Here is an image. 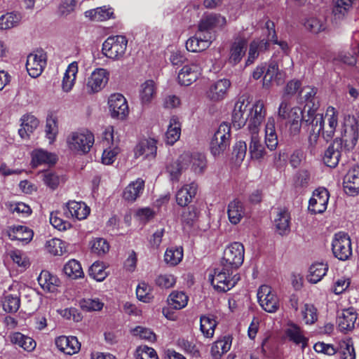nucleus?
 Instances as JSON below:
<instances>
[{
    "label": "nucleus",
    "instance_id": "0eeeda50",
    "mask_svg": "<svg viewBox=\"0 0 359 359\" xmlns=\"http://www.w3.org/2000/svg\"><path fill=\"white\" fill-rule=\"evenodd\" d=\"M230 130L229 124L223 123L219 125L210 142V151L213 156H219L229 147Z\"/></svg>",
    "mask_w": 359,
    "mask_h": 359
},
{
    "label": "nucleus",
    "instance_id": "c756f323",
    "mask_svg": "<svg viewBox=\"0 0 359 359\" xmlns=\"http://www.w3.org/2000/svg\"><path fill=\"white\" fill-rule=\"evenodd\" d=\"M144 190V181L142 178H137L125 188L123 197L128 202H134L142 194Z\"/></svg>",
    "mask_w": 359,
    "mask_h": 359
},
{
    "label": "nucleus",
    "instance_id": "de8ad7c7",
    "mask_svg": "<svg viewBox=\"0 0 359 359\" xmlns=\"http://www.w3.org/2000/svg\"><path fill=\"white\" fill-rule=\"evenodd\" d=\"M55 156L43 149H36L32 154V164L34 167L43 163L53 164Z\"/></svg>",
    "mask_w": 359,
    "mask_h": 359
},
{
    "label": "nucleus",
    "instance_id": "79ce46f5",
    "mask_svg": "<svg viewBox=\"0 0 359 359\" xmlns=\"http://www.w3.org/2000/svg\"><path fill=\"white\" fill-rule=\"evenodd\" d=\"M269 47L267 41L254 40L250 44L248 52V57L246 60V65L252 64L255 60L258 57L259 53L266 50Z\"/></svg>",
    "mask_w": 359,
    "mask_h": 359
},
{
    "label": "nucleus",
    "instance_id": "c03bdc74",
    "mask_svg": "<svg viewBox=\"0 0 359 359\" xmlns=\"http://www.w3.org/2000/svg\"><path fill=\"white\" fill-rule=\"evenodd\" d=\"M180 135L181 124L177 117L172 116L170 120V123L165 133L167 144L172 145L179 140Z\"/></svg>",
    "mask_w": 359,
    "mask_h": 359
},
{
    "label": "nucleus",
    "instance_id": "5701e85b",
    "mask_svg": "<svg viewBox=\"0 0 359 359\" xmlns=\"http://www.w3.org/2000/svg\"><path fill=\"white\" fill-rule=\"evenodd\" d=\"M56 347L67 355L76 353L81 348V344L76 337L60 336L55 340Z\"/></svg>",
    "mask_w": 359,
    "mask_h": 359
},
{
    "label": "nucleus",
    "instance_id": "2f4dec72",
    "mask_svg": "<svg viewBox=\"0 0 359 359\" xmlns=\"http://www.w3.org/2000/svg\"><path fill=\"white\" fill-rule=\"evenodd\" d=\"M318 107V104H313L312 107H311L307 111L309 118L305 119L304 121L311 125L312 128L311 132H313L315 130L316 133H323V131L325 130V121L323 114L316 113Z\"/></svg>",
    "mask_w": 359,
    "mask_h": 359
},
{
    "label": "nucleus",
    "instance_id": "7ed1b4c3",
    "mask_svg": "<svg viewBox=\"0 0 359 359\" xmlns=\"http://www.w3.org/2000/svg\"><path fill=\"white\" fill-rule=\"evenodd\" d=\"M94 135L86 131H75L67 137V145L70 151L80 154H87L94 144Z\"/></svg>",
    "mask_w": 359,
    "mask_h": 359
},
{
    "label": "nucleus",
    "instance_id": "a18cd8bd",
    "mask_svg": "<svg viewBox=\"0 0 359 359\" xmlns=\"http://www.w3.org/2000/svg\"><path fill=\"white\" fill-rule=\"evenodd\" d=\"M156 88L152 80H147L143 83L140 89V97L144 104L150 103L156 95Z\"/></svg>",
    "mask_w": 359,
    "mask_h": 359
},
{
    "label": "nucleus",
    "instance_id": "37998d69",
    "mask_svg": "<svg viewBox=\"0 0 359 359\" xmlns=\"http://www.w3.org/2000/svg\"><path fill=\"white\" fill-rule=\"evenodd\" d=\"M189 157L188 168L191 166V170L196 174H203L207 166L205 155L201 153L189 154Z\"/></svg>",
    "mask_w": 359,
    "mask_h": 359
},
{
    "label": "nucleus",
    "instance_id": "338daca9",
    "mask_svg": "<svg viewBox=\"0 0 359 359\" xmlns=\"http://www.w3.org/2000/svg\"><path fill=\"white\" fill-rule=\"evenodd\" d=\"M91 250L97 255H103L109 250V245L107 241L102 238H94L90 242Z\"/></svg>",
    "mask_w": 359,
    "mask_h": 359
},
{
    "label": "nucleus",
    "instance_id": "6e6552de",
    "mask_svg": "<svg viewBox=\"0 0 359 359\" xmlns=\"http://www.w3.org/2000/svg\"><path fill=\"white\" fill-rule=\"evenodd\" d=\"M332 247L334 255L339 260H347L352 255L351 239L344 232H339L334 235Z\"/></svg>",
    "mask_w": 359,
    "mask_h": 359
},
{
    "label": "nucleus",
    "instance_id": "4d7b16f0",
    "mask_svg": "<svg viewBox=\"0 0 359 359\" xmlns=\"http://www.w3.org/2000/svg\"><path fill=\"white\" fill-rule=\"evenodd\" d=\"M63 271L72 279L81 278L84 276L80 262L76 259H71L66 263L63 267Z\"/></svg>",
    "mask_w": 359,
    "mask_h": 359
},
{
    "label": "nucleus",
    "instance_id": "6ab92c4d",
    "mask_svg": "<svg viewBox=\"0 0 359 359\" xmlns=\"http://www.w3.org/2000/svg\"><path fill=\"white\" fill-rule=\"evenodd\" d=\"M226 24V18L217 13L203 15L198 24L200 32H208L214 29H222Z\"/></svg>",
    "mask_w": 359,
    "mask_h": 359
},
{
    "label": "nucleus",
    "instance_id": "a211bd4d",
    "mask_svg": "<svg viewBox=\"0 0 359 359\" xmlns=\"http://www.w3.org/2000/svg\"><path fill=\"white\" fill-rule=\"evenodd\" d=\"M63 213L67 218L82 220L90 214V208L83 202L71 201L63 207Z\"/></svg>",
    "mask_w": 359,
    "mask_h": 359
},
{
    "label": "nucleus",
    "instance_id": "4468645a",
    "mask_svg": "<svg viewBox=\"0 0 359 359\" xmlns=\"http://www.w3.org/2000/svg\"><path fill=\"white\" fill-rule=\"evenodd\" d=\"M108 103L112 117L123 119L128 114V102L121 94L111 95L109 98Z\"/></svg>",
    "mask_w": 359,
    "mask_h": 359
},
{
    "label": "nucleus",
    "instance_id": "58836bf2",
    "mask_svg": "<svg viewBox=\"0 0 359 359\" xmlns=\"http://www.w3.org/2000/svg\"><path fill=\"white\" fill-rule=\"evenodd\" d=\"M21 128L18 130L20 136L23 138H27L31 133L39 126V120L33 115H24L22 118Z\"/></svg>",
    "mask_w": 359,
    "mask_h": 359
},
{
    "label": "nucleus",
    "instance_id": "8fccbe9b",
    "mask_svg": "<svg viewBox=\"0 0 359 359\" xmlns=\"http://www.w3.org/2000/svg\"><path fill=\"white\" fill-rule=\"evenodd\" d=\"M290 216L289 212L285 210H280L275 219V225L279 234L284 235L290 231Z\"/></svg>",
    "mask_w": 359,
    "mask_h": 359
},
{
    "label": "nucleus",
    "instance_id": "680f3d73",
    "mask_svg": "<svg viewBox=\"0 0 359 359\" xmlns=\"http://www.w3.org/2000/svg\"><path fill=\"white\" fill-rule=\"evenodd\" d=\"M183 258V249L182 247H171L166 250L164 255V261L170 266L178 264Z\"/></svg>",
    "mask_w": 359,
    "mask_h": 359
},
{
    "label": "nucleus",
    "instance_id": "20e7f679",
    "mask_svg": "<svg viewBox=\"0 0 359 359\" xmlns=\"http://www.w3.org/2000/svg\"><path fill=\"white\" fill-rule=\"evenodd\" d=\"M128 39L125 36L116 35L108 37L102 44L103 54L113 60H122L126 52Z\"/></svg>",
    "mask_w": 359,
    "mask_h": 359
},
{
    "label": "nucleus",
    "instance_id": "aec40b11",
    "mask_svg": "<svg viewBox=\"0 0 359 359\" xmlns=\"http://www.w3.org/2000/svg\"><path fill=\"white\" fill-rule=\"evenodd\" d=\"M212 43L210 33L203 34L198 30L194 36L189 38L186 42V48L189 52H201L207 49Z\"/></svg>",
    "mask_w": 359,
    "mask_h": 359
},
{
    "label": "nucleus",
    "instance_id": "052dcab7",
    "mask_svg": "<svg viewBox=\"0 0 359 359\" xmlns=\"http://www.w3.org/2000/svg\"><path fill=\"white\" fill-rule=\"evenodd\" d=\"M198 219V213L195 208L189 207L182 214V223L185 231H189L195 225Z\"/></svg>",
    "mask_w": 359,
    "mask_h": 359
},
{
    "label": "nucleus",
    "instance_id": "473e14b6",
    "mask_svg": "<svg viewBox=\"0 0 359 359\" xmlns=\"http://www.w3.org/2000/svg\"><path fill=\"white\" fill-rule=\"evenodd\" d=\"M265 144L270 151H273L276 149L278 140V135L276 130V121L272 116L267 118L265 128Z\"/></svg>",
    "mask_w": 359,
    "mask_h": 359
},
{
    "label": "nucleus",
    "instance_id": "393cba45",
    "mask_svg": "<svg viewBox=\"0 0 359 359\" xmlns=\"http://www.w3.org/2000/svg\"><path fill=\"white\" fill-rule=\"evenodd\" d=\"M230 86L229 80L219 79L210 86L207 91V96L213 102L222 100L226 97Z\"/></svg>",
    "mask_w": 359,
    "mask_h": 359
},
{
    "label": "nucleus",
    "instance_id": "cd10ccee",
    "mask_svg": "<svg viewBox=\"0 0 359 359\" xmlns=\"http://www.w3.org/2000/svg\"><path fill=\"white\" fill-rule=\"evenodd\" d=\"M250 142L249 145V151L251 158L256 160H260L264 158L266 155V150L265 148V143L262 141L259 135V132H250Z\"/></svg>",
    "mask_w": 359,
    "mask_h": 359
},
{
    "label": "nucleus",
    "instance_id": "4be33fe9",
    "mask_svg": "<svg viewBox=\"0 0 359 359\" xmlns=\"http://www.w3.org/2000/svg\"><path fill=\"white\" fill-rule=\"evenodd\" d=\"M189 161H190L189 153H184L179 156L177 160L167 165L166 171L172 181L177 182L179 180L182 171L188 168Z\"/></svg>",
    "mask_w": 359,
    "mask_h": 359
},
{
    "label": "nucleus",
    "instance_id": "f704fd0d",
    "mask_svg": "<svg viewBox=\"0 0 359 359\" xmlns=\"http://www.w3.org/2000/svg\"><path fill=\"white\" fill-rule=\"evenodd\" d=\"M328 270V266L324 262H315L312 264L306 276V280L312 284H316L320 281L326 275Z\"/></svg>",
    "mask_w": 359,
    "mask_h": 359
},
{
    "label": "nucleus",
    "instance_id": "0e129e2a",
    "mask_svg": "<svg viewBox=\"0 0 359 359\" xmlns=\"http://www.w3.org/2000/svg\"><path fill=\"white\" fill-rule=\"evenodd\" d=\"M302 319L306 324H313L318 319L317 309L311 304H305L302 309Z\"/></svg>",
    "mask_w": 359,
    "mask_h": 359
},
{
    "label": "nucleus",
    "instance_id": "a878e982",
    "mask_svg": "<svg viewBox=\"0 0 359 359\" xmlns=\"http://www.w3.org/2000/svg\"><path fill=\"white\" fill-rule=\"evenodd\" d=\"M357 313L353 308L344 309L338 315V327L341 332L351 331L355 327Z\"/></svg>",
    "mask_w": 359,
    "mask_h": 359
},
{
    "label": "nucleus",
    "instance_id": "bf43d9fd",
    "mask_svg": "<svg viewBox=\"0 0 359 359\" xmlns=\"http://www.w3.org/2000/svg\"><path fill=\"white\" fill-rule=\"evenodd\" d=\"M21 20V15L18 13L11 12L0 17V30L11 29L18 25Z\"/></svg>",
    "mask_w": 359,
    "mask_h": 359
},
{
    "label": "nucleus",
    "instance_id": "4c0bfd02",
    "mask_svg": "<svg viewBox=\"0 0 359 359\" xmlns=\"http://www.w3.org/2000/svg\"><path fill=\"white\" fill-rule=\"evenodd\" d=\"M33 235V231L30 229L22 225L13 226L8 230V236L11 240L28 243L32 239Z\"/></svg>",
    "mask_w": 359,
    "mask_h": 359
},
{
    "label": "nucleus",
    "instance_id": "5fc2aeb1",
    "mask_svg": "<svg viewBox=\"0 0 359 359\" xmlns=\"http://www.w3.org/2000/svg\"><path fill=\"white\" fill-rule=\"evenodd\" d=\"M217 322L212 316H202L200 318V330L206 338H212L215 333Z\"/></svg>",
    "mask_w": 359,
    "mask_h": 359
},
{
    "label": "nucleus",
    "instance_id": "f8f14e48",
    "mask_svg": "<svg viewBox=\"0 0 359 359\" xmlns=\"http://www.w3.org/2000/svg\"><path fill=\"white\" fill-rule=\"evenodd\" d=\"M46 65V55L43 50L30 53L27 58L26 69L30 76H39Z\"/></svg>",
    "mask_w": 359,
    "mask_h": 359
},
{
    "label": "nucleus",
    "instance_id": "c85d7f7f",
    "mask_svg": "<svg viewBox=\"0 0 359 359\" xmlns=\"http://www.w3.org/2000/svg\"><path fill=\"white\" fill-rule=\"evenodd\" d=\"M343 150L341 142L335 140L325 151L323 161L324 163L330 168L336 167L339 161L341 152Z\"/></svg>",
    "mask_w": 359,
    "mask_h": 359
},
{
    "label": "nucleus",
    "instance_id": "423d86ee",
    "mask_svg": "<svg viewBox=\"0 0 359 359\" xmlns=\"http://www.w3.org/2000/svg\"><path fill=\"white\" fill-rule=\"evenodd\" d=\"M245 249L242 243L233 242L229 244L224 250L222 265L233 269L240 267L244 260Z\"/></svg>",
    "mask_w": 359,
    "mask_h": 359
},
{
    "label": "nucleus",
    "instance_id": "9d476101",
    "mask_svg": "<svg viewBox=\"0 0 359 359\" xmlns=\"http://www.w3.org/2000/svg\"><path fill=\"white\" fill-rule=\"evenodd\" d=\"M257 299L262 308L268 313H275L279 309V300L271 288L266 285L259 287Z\"/></svg>",
    "mask_w": 359,
    "mask_h": 359
},
{
    "label": "nucleus",
    "instance_id": "ddd939ff",
    "mask_svg": "<svg viewBox=\"0 0 359 359\" xmlns=\"http://www.w3.org/2000/svg\"><path fill=\"white\" fill-rule=\"evenodd\" d=\"M330 198L329 191L324 187H319L313 192L309 202V210L313 214H321L327 207Z\"/></svg>",
    "mask_w": 359,
    "mask_h": 359
},
{
    "label": "nucleus",
    "instance_id": "603ef678",
    "mask_svg": "<svg viewBox=\"0 0 359 359\" xmlns=\"http://www.w3.org/2000/svg\"><path fill=\"white\" fill-rule=\"evenodd\" d=\"M337 355L341 359H355V352L351 339L341 340L337 348Z\"/></svg>",
    "mask_w": 359,
    "mask_h": 359
},
{
    "label": "nucleus",
    "instance_id": "c9c22d12",
    "mask_svg": "<svg viewBox=\"0 0 359 359\" xmlns=\"http://www.w3.org/2000/svg\"><path fill=\"white\" fill-rule=\"evenodd\" d=\"M227 214L231 224H238L245 215V208L243 203L238 199L231 201L228 205Z\"/></svg>",
    "mask_w": 359,
    "mask_h": 359
},
{
    "label": "nucleus",
    "instance_id": "774afa93",
    "mask_svg": "<svg viewBox=\"0 0 359 359\" xmlns=\"http://www.w3.org/2000/svg\"><path fill=\"white\" fill-rule=\"evenodd\" d=\"M136 359H158L156 351L147 346L137 347L135 352Z\"/></svg>",
    "mask_w": 359,
    "mask_h": 359
},
{
    "label": "nucleus",
    "instance_id": "dca6fc26",
    "mask_svg": "<svg viewBox=\"0 0 359 359\" xmlns=\"http://www.w3.org/2000/svg\"><path fill=\"white\" fill-rule=\"evenodd\" d=\"M248 105L249 102L244 97H241L235 103L232 111L231 121L233 126L236 129H240L245 125L248 113L247 112Z\"/></svg>",
    "mask_w": 359,
    "mask_h": 359
},
{
    "label": "nucleus",
    "instance_id": "13d9d810",
    "mask_svg": "<svg viewBox=\"0 0 359 359\" xmlns=\"http://www.w3.org/2000/svg\"><path fill=\"white\" fill-rule=\"evenodd\" d=\"M4 310L7 313H15L20 306V296L17 294H7L1 300Z\"/></svg>",
    "mask_w": 359,
    "mask_h": 359
},
{
    "label": "nucleus",
    "instance_id": "7c9ffc66",
    "mask_svg": "<svg viewBox=\"0 0 359 359\" xmlns=\"http://www.w3.org/2000/svg\"><path fill=\"white\" fill-rule=\"evenodd\" d=\"M198 185L191 182L184 185L176 194V201L180 206H186L190 203L197 192Z\"/></svg>",
    "mask_w": 359,
    "mask_h": 359
},
{
    "label": "nucleus",
    "instance_id": "864d4df0",
    "mask_svg": "<svg viewBox=\"0 0 359 359\" xmlns=\"http://www.w3.org/2000/svg\"><path fill=\"white\" fill-rule=\"evenodd\" d=\"M167 301L172 308L180 310L187 305L189 297L184 292L173 291L168 296Z\"/></svg>",
    "mask_w": 359,
    "mask_h": 359
},
{
    "label": "nucleus",
    "instance_id": "39448f33",
    "mask_svg": "<svg viewBox=\"0 0 359 359\" xmlns=\"http://www.w3.org/2000/svg\"><path fill=\"white\" fill-rule=\"evenodd\" d=\"M102 144L104 148L102 162L105 165H111L114 162L117 154L121 151L118 141L114 139V130L112 127H108L104 131Z\"/></svg>",
    "mask_w": 359,
    "mask_h": 359
},
{
    "label": "nucleus",
    "instance_id": "69168bd1",
    "mask_svg": "<svg viewBox=\"0 0 359 359\" xmlns=\"http://www.w3.org/2000/svg\"><path fill=\"white\" fill-rule=\"evenodd\" d=\"M355 0H336L333 9L334 20L343 18L349 8L352 6Z\"/></svg>",
    "mask_w": 359,
    "mask_h": 359
},
{
    "label": "nucleus",
    "instance_id": "f03ea898",
    "mask_svg": "<svg viewBox=\"0 0 359 359\" xmlns=\"http://www.w3.org/2000/svg\"><path fill=\"white\" fill-rule=\"evenodd\" d=\"M359 139V118L351 115L345 116L341 128V139L344 149L352 150Z\"/></svg>",
    "mask_w": 359,
    "mask_h": 359
},
{
    "label": "nucleus",
    "instance_id": "bb28decb",
    "mask_svg": "<svg viewBox=\"0 0 359 359\" xmlns=\"http://www.w3.org/2000/svg\"><path fill=\"white\" fill-rule=\"evenodd\" d=\"M338 111L333 107H328L326 113L325 117L327 120V126L324 128L325 130L323 131V137L327 142L330 141L332 139L334 135V133L336 128L338 126Z\"/></svg>",
    "mask_w": 359,
    "mask_h": 359
},
{
    "label": "nucleus",
    "instance_id": "a19ab883",
    "mask_svg": "<svg viewBox=\"0 0 359 359\" xmlns=\"http://www.w3.org/2000/svg\"><path fill=\"white\" fill-rule=\"evenodd\" d=\"M77 73L78 63L73 62L69 65L63 76L62 87L65 92L68 93L72 89L75 83Z\"/></svg>",
    "mask_w": 359,
    "mask_h": 359
},
{
    "label": "nucleus",
    "instance_id": "f257e3e1",
    "mask_svg": "<svg viewBox=\"0 0 359 359\" xmlns=\"http://www.w3.org/2000/svg\"><path fill=\"white\" fill-rule=\"evenodd\" d=\"M209 280L216 290L225 292L236 285L240 280V276L236 269L222 265L209 275Z\"/></svg>",
    "mask_w": 359,
    "mask_h": 359
},
{
    "label": "nucleus",
    "instance_id": "3c124183",
    "mask_svg": "<svg viewBox=\"0 0 359 359\" xmlns=\"http://www.w3.org/2000/svg\"><path fill=\"white\" fill-rule=\"evenodd\" d=\"M288 339L297 345H301L304 349L308 343V339L305 337L302 330L297 325L292 324L286 331Z\"/></svg>",
    "mask_w": 359,
    "mask_h": 359
},
{
    "label": "nucleus",
    "instance_id": "72a5a7b5",
    "mask_svg": "<svg viewBox=\"0 0 359 359\" xmlns=\"http://www.w3.org/2000/svg\"><path fill=\"white\" fill-rule=\"evenodd\" d=\"M37 280L41 287L49 292H56L60 283L59 278L48 271H42Z\"/></svg>",
    "mask_w": 359,
    "mask_h": 359
},
{
    "label": "nucleus",
    "instance_id": "e2e57ef3",
    "mask_svg": "<svg viewBox=\"0 0 359 359\" xmlns=\"http://www.w3.org/2000/svg\"><path fill=\"white\" fill-rule=\"evenodd\" d=\"M89 276L98 282L103 281L108 276L105 271V266L102 262H94L88 270Z\"/></svg>",
    "mask_w": 359,
    "mask_h": 359
},
{
    "label": "nucleus",
    "instance_id": "f3484780",
    "mask_svg": "<svg viewBox=\"0 0 359 359\" xmlns=\"http://www.w3.org/2000/svg\"><path fill=\"white\" fill-rule=\"evenodd\" d=\"M202 68L196 62L184 65L178 74V81L182 86H188L195 82L201 76Z\"/></svg>",
    "mask_w": 359,
    "mask_h": 359
},
{
    "label": "nucleus",
    "instance_id": "09e8293b",
    "mask_svg": "<svg viewBox=\"0 0 359 359\" xmlns=\"http://www.w3.org/2000/svg\"><path fill=\"white\" fill-rule=\"evenodd\" d=\"M265 27L268 32V41L273 42L274 44L278 45L282 52L285 55H288L290 51V48L286 41L278 40L275 31L274 23L271 20H268L265 24Z\"/></svg>",
    "mask_w": 359,
    "mask_h": 359
},
{
    "label": "nucleus",
    "instance_id": "e433bc0d",
    "mask_svg": "<svg viewBox=\"0 0 359 359\" xmlns=\"http://www.w3.org/2000/svg\"><path fill=\"white\" fill-rule=\"evenodd\" d=\"M232 337L226 335L215 341L211 347V355L214 359H219L227 353L231 346Z\"/></svg>",
    "mask_w": 359,
    "mask_h": 359
},
{
    "label": "nucleus",
    "instance_id": "ea45409f",
    "mask_svg": "<svg viewBox=\"0 0 359 359\" xmlns=\"http://www.w3.org/2000/svg\"><path fill=\"white\" fill-rule=\"evenodd\" d=\"M305 28L313 34H318L327 28L326 18L323 15L309 17L304 22Z\"/></svg>",
    "mask_w": 359,
    "mask_h": 359
},
{
    "label": "nucleus",
    "instance_id": "9b49d317",
    "mask_svg": "<svg viewBox=\"0 0 359 359\" xmlns=\"http://www.w3.org/2000/svg\"><path fill=\"white\" fill-rule=\"evenodd\" d=\"M109 73L103 68L95 69L87 79L86 90L88 93H95L100 91L107 85L109 81Z\"/></svg>",
    "mask_w": 359,
    "mask_h": 359
},
{
    "label": "nucleus",
    "instance_id": "1a4fd4ad",
    "mask_svg": "<svg viewBox=\"0 0 359 359\" xmlns=\"http://www.w3.org/2000/svg\"><path fill=\"white\" fill-rule=\"evenodd\" d=\"M266 114L264 101L257 100L249 109L247 116L248 130L249 132H259V127Z\"/></svg>",
    "mask_w": 359,
    "mask_h": 359
},
{
    "label": "nucleus",
    "instance_id": "412c9836",
    "mask_svg": "<svg viewBox=\"0 0 359 359\" xmlns=\"http://www.w3.org/2000/svg\"><path fill=\"white\" fill-rule=\"evenodd\" d=\"M344 191L349 196H355L359 193V165L351 168L344 177Z\"/></svg>",
    "mask_w": 359,
    "mask_h": 359
},
{
    "label": "nucleus",
    "instance_id": "b1692460",
    "mask_svg": "<svg viewBox=\"0 0 359 359\" xmlns=\"http://www.w3.org/2000/svg\"><path fill=\"white\" fill-rule=\"evenodd\" d=\"M247 39L238 37L231 45L229 55V62L232 65L238 64L245 55L247 50Z\"/></svg>",
    "mask_w": 359,
    "mask_h": 359
},
{
    "label": "nucleus",
    "instance_id": "49530a36",
    "mask_svg": "<svg viewBox=\"0 0 359 359\" xmlns=\"http://www.w3.org/2000/svg\"><path fill=\"white\" fill-rule=\"evenodd\" d=\"M112 8L106 6L88 10L85 12V16L94 21H104L113 17Z\"/></svg>",
    "mask_w": 359,
    "mask_h": 359
},
{
    "label": "nucleus",
    "instance_id": "2eb2a0df",
    "mask_svg": "<svg viewBox=\"0 0 359 359\" xmlns=\"http://www.w3.org/2000/svg\"><path fill=\"white\" fill-rule=\"evenodd\" d=\"M157 140L154 138H147L141 140L135 148L136 158L142 157L144 159L151 161L155 159L157 154Z\"/></svg>",
    "mask_w": 359,
    "mask_h": 359
},
{
    "label": "nucleus",
    "instance_id": "6e6d98bb",
    "mask_svg": "<svg viewBox=\"0 0 359 359\" xmlns=\"http://www.w3.org/2000/svg\"><path fill=\"white\" fill-rule=\"evenodd\" d=\"M11 341L27 351H31L36 347V342L33 339L20 332L13 333L11 336Z\"/></svg>",
    "mask_w": 359,
    "mask_h": 359
}]
</instances>
